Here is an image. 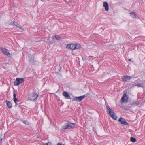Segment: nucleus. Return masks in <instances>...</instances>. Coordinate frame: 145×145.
Here are the masks:
<instances>
[{
	"label": "nucleus",
	"mask_w": 145,
	"mask_h": 145,
	"mask_svg": "<svg viewBox=\"0 0 145 145\" xmlns=\"http://www.w3.org/2000/svg\"><path fill=\"white\" fill-rule=\"evenodd\" d=\"M88 93L84 95L78 97L75 96L73 97L72 99V101H77L80 102L85 97H87L88 96Z\"/></svg>",
	"instance_id": "obj_4"
},
{
	"label": "nucleus",
	"mask_w": 145,
	"mask_h": 145,
	"mask_svg": "<svg viewBox=\"0 0 145 145\" xmlns=\"http://www.w3.org/2000/svg\"><path fill=\"white\" fill-rule=\"evenodd\" d=\"M77 125L75 123H72L68 121L63 127V129H71L77 127Z\"/></svg>",
	"instance_id": "obj_2"
},
{
	"label": "nucleus",
	"mask_w": 145,
	"mask_h": 145,
	"mask_svg": "<svg viewBox=\"0 0 145 145\" xmlns=\"http://www.w3.org/2000/svg\"><path fill=\"white\" fill-rule=\"evenodd\" d=\"M130 140L133 142H135L137 141V139L135 138L131 137L130 139Z\"/></svg>",
	"instance_id": "obj_15"
},
{
	"label": "nucleus",
	"mask_w": 145,
	"mask_h": 145,
	"mask_svg": "<svg viewBox=\"0 0 145 145\" xmlns=\"http://www.w3.org/2000/svg\"><path fill=\"white\" fill-rule=\"evenodd\" d=\"M15 103V106H17V105H18V104H17V102H16V103Z\"/></svg>",
	"instance_id": "obj_28"
},
{
	"label": "nucleus",
	"mask_w": 145,
	"mask_h": 145,
	"mask_svg": "<svg viewBox=\"0 0 145 145\" xmlns=\"http://www.w3.org/2000/svg\"><path fill=\"white\" fill-rule=\"evenodd\" d=\"M16 95L15 93L14 92V94H13V98H16Z\"/></svg>",
	"instance_id": "obj_25"
},
{
	"label": "nucleus",
	"mask_w": 145,
	"mask_h": 145,
	"mask_svg": "<svg viewBox=\"0 0 145 145\" xmlns=\"http://www.w3.org/2000/svg\"><path fill=\"white\" fill-rule=\"evenodd\" d=\"M118 121L120 122V123L122 124L129 125V124L125 120V119L121 117H120L119 120Z\"/></svg>",
	"instance_id": "obj_7"
},
{
	"label": "nucleus",
	"mask_w": 145,
	"mask_h": 145,
	"mask_svg": "<svg viewBox=\"0 0 145 145\" xmlns=\"http://www.w3.org/2000/svg\"><path fill=\"white\" fill-rule=\"evenodd\" d=\"M24 80V79L23 78H17L16 79V81L14 83V85L15 86H18L22 83Z\"/></svg>",
	"instance_id": "obj_5"
},
{
	"label": "nucleus",
	"mask_w": 145,
	"mask_h": 145,
	"mask_svg": "<svg viewBox=\"0 0 145 145\" xmlns=\"http://www.w3.org/2000/svg\"><path fill=\"white\" fill-rule=\"evenodd\" d=\"M135 86H137L139 87H143V84H140L139 83L137 85V84H136Z\"/></svg>",
	"instance_id": "obj_18"
},
{
	"label": "nucleus",
	"mask_w": 145,
	"mask_h": 145,
	"mask_svg": "<svg viewBox=\"0 0 145 145\" xmlns=\"http://www.w3.org/2000/svg\"><path fill=\"white\" fill-rule=\"evenodd\" d=\"M18 25H16V26L17 27H19L20 29H22V28L20 26V25L19 24H18Z\"/></svg>",
	"instance_id": "obj_24"
},
{
	"label": "nucleus",
	"mask_w": 145,
	"mask_h": 145,
	"mask_svg": "<svg viewBox=\"0 0 145 145\" xmlns=\"http://www.w3.org/2000/svg\"><path fill=\"white\" fill-rule=\"evenodd\" d=\"M62 95L65 97V99H71V96L67 92L64 91L62 93Z\"/></svg>",
	"instance_id": "obj_11"
},
{
	"label": "nucleus",
	"mask_w": 145,
	"mask_h": 145,
	"mask_svg": "<svg viewBox=\"0 0 145 145\" xmlns=\"http://www.w3.org/2000/svg\"><path fill=\"white\" fill-rule=\"evenodd\" d=\"M2 139V138H0V145H1Z\"/></svg>",
	"instance_id": "obj_27"
},
{
	"label": "nucleus",
	"mask_w": 145,
	"mask_h": 145,
	"mask_svg": "<svg viewBox=\"0 0 145 145\" xmlns=\"http://www.w3.org/2000/svg\"><path fill=\"white\" fill-rule=\"evenodd\" d=\"M129 61H132H132H132V60H131V59H129Z\"/></svg>",
	"instance_id": "obj_29"
},
{
	"label": "nucleus",
	"mask_w": 145,
	"mask_h": 145,
	"mask_svg": "<svg viewBox=\"0 0 145 145\" xmlns=\"http://www.w3.org/2000/svg\"><path fill=\"white\" fill-rule=\"evenodd\" d=\"M7 106L9 108H12V103L8 100L6 101Z\"/></svg>",
	"instance_id": "obj_13"
},
{
	"label": "nucleus",
	"mask_w": 145,
	"mask_h": 145,
	"mask_svg": "<svg viewBox=\"0 0 145 145\" xmlns=\"http://www.w3.org/2000/svg\"><path fill=\"white\" fill-rule=\"evenodd\" d=\"M131 14V16L133 18H136V15L133 12H131L130 13Z\"/></svg>",
	"instance_id": "obj_14"
},
{
	"label": "nucleus",
	"mask_w": 145,
	"mask_h": 145,
	"mask_svg": "<svg viewBox=\"0 0 145 145\" xmlns=\"http://www.w3.org/2000/svg\"><path fill=\"white\" fill-rule=\"evenodd\" d=\"M133 77L128 75H124L122 78V81L123 82H126L128 80H130Z\"/></svg>",
	"instance_id": "obj_8"
},
{
	"label": "nucleus",
	"mask_w": 145,
	"mask_h": 145,
	"mask_svg": "<svg viewBox=\"0 0 145 145\" xmlns=\"http://www.w3.org/2000/svg\"><path fill=\"white\" fill-rule=\"evenodd\" d=\"M103 5L105 8V9L106 11H108L109 10V5L106 2H104L103 3Z\"/></svg>",
	"instance_id": "obj_12"
},
{
	"label": "nucleus",
	"mask_w": 145,
	"mask_h": 145,
	"mask_svg": "<svg viewBox=\"0 0 145 145\" xmlns=\"http://www.w3.org/2000/svg\"><path fill=\"white\" fill-rule=\"evenodd\" d=\"M18 25H16V26L17 27H19L20 29H22V28L20 26V25L19 24H18Z\"/></svg>",
	"instance_id": "obj_23"
},
{
	"label": "nucleus",
	"mask_w": 145,
	"mask_h": 145,
	"mask_svg": "<svg viewBox=\"0 0 145 145\" xmlns=\"http://www.w3.org/2000/svg\"><path fill=\"white\" fill-rule=\"evenodd\" d=\"M51 142H49L48 143H44V145H50Z\"/></svg>",
	"instance_id": "obj_21"
},
{
	"label": "nucleus",
	"mask_w": 145,
	"mask_h": 145,
	"mask_svg": "<svg viewBox=\"0 0 145 145\" xmlns=\"http://www.w3.org/2000/svg\"><path fill=\"white\" fill-rule=\"evenodd\" d=\"M106 109L107 112L110 116L114 120H116L117 118L116 115L114 111L110 108V106L108 104L106 105Z\"/></svg>",
	"instance_id": "obj_1"
},
{
	"label": "nucleus",
	"mask_w": 145,
	"mask_h": 145,
	"mask_svg": "<svg viewBox=\"0 0 145 145\" xmlns=\"http://www.w3.org/2000/svg\"><path fill=\"white\" fill-rule=\"evenodd\" d=\"M57 67L59 68V71L61 70V67L60 65L57 66Z\"/></svg>",
	"instance_id": "obj_26"
},
{
	"label": "nucleus",
	"mask_w": 145,
	"mask_h": 145,
	"mask_svg": "<svg viewBox=\"0 0 145 145\" xmlns=\"http://www.w3.org/2000/svg\"><path fill=\"white\" fill-rule=\"evenodd\" d=\"M18 25H16V26L17 27H19L20 29H22V28L20 26V25L19 24H18Z\"/></svg>",
	"instance_id": "obj_22"
},
{
	"label": "nucleus",
	"mask_w": 145,
	"mask_h": 145,
	"mask_svg": "<svg viewBox=\"0 0 145 145\" xmlns=\"http://www.w3.org/2000/svg\"><path fill=\"white\" fill-rule=\"evenodd\" d=\"M128 98L126 94L125 93H124L123 96L121 98V101L122 102H125L128 101Z\"/></svg>",
	"instance_id": "obj_10"
},
{
	"label": "nucleus",
	"mask_w": 145,
	"mask_h": 145,
	"mask_svg": "<svg viewBox=\"0 0 145 145\" xmlns=\"http://www.w3.org/2000/svg\"><path fill=\"white\" fill-rule=\"evenodd\" d=\"M0 49L3 52L4 54L9 57H11L12 55L8 52V50L7 49L1 47L0 48Z\"/></svg>",
	"instance_id": "obj_6"
},
{
	"label": "nucleus",
	"mask_w": 145,
	"mask_h": 145,
	"mask_svg": "<svg viewBox=\"0 0 145 145\" xmlns=\"http://www.w3.org/2000/svg\"><path fill=\"white\" fill-rule=\"evenodd\" d=\"M23 122L24 124L26 125H28L30 124L29 121L27 120L24 121H23Z\"/></svg>",
	"instance_id": "obj_19"
},
{
	"label": "nucleus",
	"mask_w": 145,
	"mask_h": 145,
	"mask_svg": "<svg viewBox=\"0 0 145 145\" xmlns=\"http://www.w3.org/2000/svg\"><path fill=\"white\" fill-rule=\"evenodd\" d=\"M76 48L75 44L73 43L68 44L66 46V48L71 50H75Z\"/></svg>",
	"instance_id": "obj_9"
},
{
	"label": "nucleus",
	"mask_w": 145,
	"mask_h": 145,
	"mask_svg": "<svg viewBox=\"0 0 145 145\" xmlns=\"http://www.w3.org/2000/svg\"><path fill=\"white\" fill-rule=\"evenodd\" d=\"M14 25H15V26H16V25H15L14 24ZM17 25H18V24H17Z\"/></svg>",
	"instance_id": "obj_31"
},
{
	"label": "nucleus",
	"mask_w": 145,
	"mask_h": 145,
	"mask_svg": "<svg viewBox=\"0 0 145 145\" xmlns=\"http://www.w3.org/2000/svg\"><path fill=\"white\" fill-rule=\"evenodd\" d=\"M55 37L57 40H59L61 39V37L57 35H55Z\"/></svg>",
	"instance_id": "obj_17"
},
{
	"label": "nucleus",
	"mask_w": 145,
	"mask_h": 145,
	"mask_svg": "<svg viewBox=\"0 0 145 145\" xmlns=\"http://www.w3.org/2000/svg\"><path fill=\"white\" fill-rule=\"evenodd\" d=\"M13 100L15 103H16V102H17L18 101V99L16 97L13 98Z\"/></svg>",
	"instance_id": "obj_20"
},
{
	"label": "nucleus",
	"mask_w": 145,
	"mask_h": 145,
	"mask_svg": "<svg viewBox=\"0 0 145 145\" xmlns=\"http://www.w3.org/2000/svg\"><path fill=\"white\" fill-rule=\"evenodd\" d=\"M31 59L29 60V62H31Z\"/></svg>",
	"instance_id": "obj_30"
},
{
	"label": "nucleus",
	"mask_w": 145,
	"mask_h": 145,
	"mask_svg": "<svg viewBox=\"0 0 145 145\" xmlns=\"http://www.w3.org/2000/svg\"><path fill=\"white\" fill-rule=\"evenodd\" d=\"M39 97V95L36 93H31L28 97V100L35 101Z\"/></svg>",
	"instance_id": "obj_3"
},
{
	"label": "nucleus",
	"mask_w": 145,
	"mask_h": 145,
	"mask_svg": "<svg viewBox=\"0 0 145 145\" xmlns=\"http://www.w3.org/2000/svg\"><path fill=\"white\" fill-rule=\"evenodd\" d=\"M76 49H79L81 48V45L79 44H77L76 45L75 44Z\"/></svg>",
	"instance_id": "obj_16"
}]
</instances>
